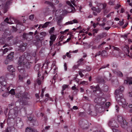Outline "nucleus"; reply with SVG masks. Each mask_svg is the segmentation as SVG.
<instances>
[{
    "label": "nucleus",
    "instance_id": "1",
    "mask_svg": "<svg viewBox=\"0 0 132 132\" xmlns=\"http://www.w3.org/2000/svg\"><path fill=\"white\" fill-rule=\"evenodd\" d=\"M28 61L25 57L22 56L20 58L19 60L18 61V63L19 66L18 67V68L19 70L20 68V66H23L25 65L29 69L31 66L30 63L28 62Z\"/></svg>",
    "mask_w": 132,
    "mask_h": 132
},
{
    "label": "nucleus",
    "instance_id": "2",
    "mask_svg": "<svg viewBox=\"0 0 132 132\" xmlns=\"http://www.w3.org/2000/svg\"><path fill=\"white\" fill-rule=\"evenodd\" d=\"M124 88L123 86H120L119 87L118 89L116 90L115 92V98L118 100H119V96L122 97V93L123 91L124 90Z\"/></svg>",
    "mask_w": 132,
    "mask_h": 132
},
{
    "label": "nucleus",
    "instance_id": "3",
    "mask_svg": "<svg viewBox=\"0 0 132 132\" xmlns=\"http://www.w3.org/2000/svg\"><path fill=\"white\" fill-rule=\"evenodd\" d=\"M119 97L120 98L119 100H118L117 99H116V100L119 102L120 104L127 105V103L125 99L123 98L122 95V97H120L119 96Z\"/></svg>",
    "mask_w": 132,
    "mask_h": 132
},
{
    "label": "nucleus",
    "instance_id": "4",
    "mask_svg": "<svg viewBox=\"0 0 132 132\" xmlns=\"http://www.w3.org/2000/svg\"><path fill=\"white\" fill-rule=\"evenodd\" d=\"M108 125L109 126L112 127H118V124L113 119H111L109 121Z\"/></svg>",
    "mask_w": 132,
    "mask_h": 132
},
{
    "label": "nucleus",
    "instance_id": "5",
    "mask_svg": "<svg viewBox=\"0 0 132 132\" xmlns=\"http://www.w3.org/2000/svg\"><path fill=\"white\" fill-rule=\"evenodd\" d=\"M4 21L8 23L11 24L14 23L15 20L14 18H13L11 17L9 19L8 18H7L5 19Z\"/></svg>",
    "mask_w": 132,
    "mask_h": 132
},
{
    "label": "nucleus",
    "instance_id": "6",
    "mask_svg": "<svg viewBox=\"0 0 132 132\" xmlns=\"http://www.w3.org/2000/svg\"><path fill=\"white\" fill-rule=\"evenodd\" d=\"M2 91L5 92V93L2 95V96L4 97H7L8 96V92L9 90L8 88H6L5 86H3L2 87Z\"/></svg>",
    "mask_w": 132,
    "mask_h": 132
},
{
    "label": "nucleus",
    "instance_id": "7",
    "mask_svg": "<svg viewBox=\"0 0 132 132\" xmlns=\"http://www.w3.org/2000/svg\"><path fill=\"white\" fill-rule=\"evenodd\" d=\"M50 9L48 7H46L43 10V13L45 16H46L49 14Z\"/></svg>",
    "mask_w": 132,
    "mask_h": 132
},
{
    "label": "nucleus",
    "instance_id": "8",
    "mask_svg": "<svg viewBox=\"0 0 132 132\" xmlns=\"http://www.w3.org/2000/svg\"><path fill=\"white\" fill-rule=\"evenodd\" d=\"M25 132H38L36 129L27 127L26 129Z\"/></svg>",
    "mask_w": 132,
    "mask_h": 132
},
{
    "label": "nucleus",
    "instance_id": "9",
    "mask_svg": "<svg viewBox=\"0 0 132 132\" xmlns=\"http://www.w3.org/2000/svg\"><path fill=\"white\" fill-rule=\"evenodd\" d=\"M124 83L129 85H132V78H128L127 80H124Z\"/></svg>",
    "mask_w": 132,
    "mask_h": 132
},
{
    "label": "nucleus",
    "instance_id": "10",
    "mask_svg": "<svg viewBox=\"0 0 132 132\" xmlns=\"http://www.w3.org/2000/svg\"><path fill=\"white\" fill-rule=\"evenodd\" d=\"M117 119L118 121L120 123L125 120L124 118L122 116L120 115L117 116Z\"/></svg>",
    "mask_w": 132,
    "mask_h": 132
},
{
    "label": "nucleus",
    "instance_id": "11",
    "mask_svg": "<svg viewBox=\"0 0 132 132\" xmlns=\"http://www.w3.org/2000/svg\"><path fill=\"white\" fill-rule=\"evenodd\" d=\"M120 124L121 127L125 128L127 127L128 123L125 120H124Z\"/></svg>",
    "mask_w": 132,
    "mask_h": 132
},
{
    "label": "nucleus",
    "instance_id": "12",
    "mask_svg": "<svg viewBox=\"0 0 132 132\" xmlns=\"http://www.w3.org/2000/svg\"><path fill=\"white\" fill-rule=\"evenodd\" d=\"M106 36V34L105 32H103L100 35H98L97 36V38L98 39H100L105 37Z\"/></svg>",
    "mask_w": 132,
    "mask_h": 132
},
{
    "label": "nucleus",
    "instance_id": "13",
    "mask_svg": "<svg viewBox=\"0 0 132 132\" xmlns=\"http://www.w3.org/2000/svg\"><path fill=\"white\" fill-rule=\"evenodd\" d=\"M90 88L93 90V92H95L97 90H99L100 89V88L98 85H97L95 86H91L90 87Z\"/></svg>",
    "mask_w": 132,
    "mask_h": 132
},
{
    "label": "nucleus",
    "instance_id": "14",
    "mask_svg": "<svg viewBox=\"0 0 132 132\" xmlns=\"http://www.w3.org/2000/svg\"><path fill=\"white\" fill-rule=\"evenodd\" d=\"M27 44L26 43H22L19 46V47L22 50L25 49L26 47L27 46Z\"/></svg>",
    "mask_w": 132,
    "mask_h": 132
},
{
    "label": "nucleus",
    "instance_id": "15",
    "mask_svg": "<svg viewBox=\"0 0 132 132\" xmlns=\"http://www.w3.org/2000/svg\"><path fill=\"white\" fill-rule=\"evenodd\" d=\"M13 52H11V53L9 54L7 56V60L6 61H8L9 60H11L13 57Z\"/></svg>",
    "mask_w": 132,
    "mask_h": 132
},
{
    "label": "nucleus",
    "instance_id": "16",
    "mask_svg": "<svg viewBox=\"0 0 132 132\" xmlns=\"http://www.w3.org/2000/svg\"><path fill=\"white\" fill-rule=\"evenodd\" d=\"M23 37L24 39H30L32 37V36L29 35L28 34H24L23 35Z\"/></svg>",
    "mask_w": 132,
    "mask_h": 132
},
{
    "label": "nucleus",
    "instance_id": "17",
    "mask_svg": "<svg viewBox=\"0 0 132 132\" xmlns=\"http://www.w3.org/2000/svg\"><path fill=\"white\" fill-rule=\"evenodd\" d=\"M7 68L10 72H13L15 71V69L12 65L9 66Z\"/></svg>",
    "mask_w": 132,
    "mask_h": 132
},
{
    "label": "nucleus",
    "instance_id": "18",
    "mask_svg": "<svg viewBox=\"0 0 132 132\" xmlns=\"http://www.w3.org/2000/svg\"><path fill=\"white\" fill-rule=\"evenodd\" d=\"M9 48H7L4 49V50L3 51L2 50H0V55L2 56V55L3 54L5 53H6L9 50Z\"/></svg>",
    "mask_w": 132,
    "mask_h": 132
},
{
    "label": "nucleus",
    "instance_id": "19",
    "mask_svg": "<svg viewBox=\"0 0 132 132\" xmlns=\"http://www.w3.org/2000/svg\"><path fill=\"white\" fill-rule=\"evenodd\" d=\"M0 82L2 85H4L3 84L4 82L6 83L4 77H1L0 78Z\"/></svg>",
    "mask_w": 132,
    "mask_h": 132
},
{
    "label": "nucleus",
    "instance_id": "20",
    "mask_svg": "<svg viewBox=\"0 0 132 132\" xmlns=\"http://www.w3.org/2000/svg\"><path fill=\"white\" fill-rule=\"evenodd\" d=\"M56 38V36L55 35H53L51 36L50 39L51 40L54 41Z\"/></svg>",
    "mask_w": 132,
    "mask_h": 132
},
{
    "label": "nucleus",
    "instance_id": "21",
    "mask_svg": "<svg viewBox=\"0 0 132 132\" xmlns=\"http://www.w3.org/2000/svg\"><path fill=\"white\" fill-rule=\"evenodd\" d=\"M67 4L70 6L71 7L72 10H73V9L75 10V9L74 8V7L70 3V2L69 1H67Z\"/></svg>",
    "mask_w": 132,
    "mask_h": 132
},
{
    "label": "nucleus",
    "instance_id": "22",
    "mask_svg": "<svg viewBox=\"0 0 132 132\" xmlns=\"http://www.w3.org/2000/svg\"><path fill=\"white\" fill-rule=\"evenodd\" d=\"M101 54L102 56H106L107 55L106 51L105 50L103 51L102 52Z\"/></svg>",
    "mask_w": 132,
    "mask_h": 132
},
{
    "label": "nucleus",
    "instance_id": "23",
    "mask_svg": "<svg viewBox=\"0 0 132 132\" xmlns=\"http://www.w3.org/2000/svg\"><path fill=\"white\" fill-rule=\"evenodd\" d=\"M50 22H47L45 23L42 26V28H44L47 27L48 25L50 23Z\"/></svg>",
    "mask_w": 132,
    "mask_h": 132
},
{
    "label": "nucleus",
    "instance_id": "24",
    "mask_svg": "<svg viewBox=\"0 0 132 132\" xmlns=\"http://www.w3.org/2000/svg\"><path fill=\"white\" fill-rule=\"evenodd\" d=\"M39 66L38 65H36L34 67V69L36 71H38L39 70Z\"/></svg>",
    "mask_w": 132,
    "mask_h": 132
},
{
    "label": "nucleus",
    "instance_id": "25",
    "mask_svg": "<svg viewBox=\"0 0 132 132\" xmlns=\"http://www.w3.org/2000/svg\"><path fill=\"white\" fill-rule=\"evenodd\" d=\"M12 1L11 0H9L7 1L6 2V6H7L12 3Z\"/></svg>",
    "mask_w": 132,
    "mask_h": 132
},
{
    "label": "nucleus",
    "instance_id": "26",
    "mask_svg": "<svg viewBox=\"0 0 132 132\" xmlns=\"http://www.w3.org/2000/svg\"><path fill=\"white\" fill-rule=\"evenodd\" d=\"M68 86V85H64L62 86V89L63 90H64L65 89L67 88Z\"/></svg>",
    "mask_w": 132,
    "mask_h": 132
},
{
    "label": "nucleus",
    "instance_id": "27",
    "mask_svg": "<svg viewBox=\"0 0 132 132\" xmlns=\"http://www.w3.org/2000/svg\"><path fill=\"white\" fill-rule=\"evenodd\" d=\"M10 93L12 95H14L15 94V92L13 89H12L10 91Z\"/></svg>",
    "mask_w": 132,
    "mask_h": 132
},
{
    "label": "nucleus",
    "instance_id": "28",
    "mask_svg": "<svg viewBox=\"0 0 132 132\" xmlns=\"http://www.w3.org/2000/svg\"><path fill=\"white\" fill-rule=\"evenodd\" d=\"M122 21H119V23H118V24L120 26H122L124 23V22L123 21V19H122Z\"/></svg>",
    "mask_w": 132,
    "mask_h": 132
},
{
    "label": "nucleus",
    "instance_id": "29",
    "mask_svg": "<svg viewBox=\"0 0 132 132\" xmlns=\"http://www.w3.org/2000/svg\"><path fill=\"white\" fill-rule=\"evenodd\" d=\"M61 21L60 19L57 22V24L60 26H61Z\"/></svg>",
    "mask_w": 132,
    "mask_h": 132
},
{
    "label": "nucleus",
    "instance_id": "30",
    "mask_svg": "<svg viewBox=\"0 0 132 132\" xmlns=\"http://www.w3.org/2000/svg\"><path fill=\"white\" fill-rule=\"evenodd\" d=\"M40 35L42 36H45L46 35V33L45 32H43L40 33Z\"/></svg>",
    "mask_w": 132,
    "mask_h": 132
},
{
    "label": "nucleus",
    "instance_id": "31",
    "mask_svg": "<svg viewBox=\"0 0 132 132\" xmlns=\"http://www.w3.org/2000/svg\"><path fill=\"white\" fill-rule=\"evenodd\" d=\"M45 3L48 5H52V3L49 1H45Z\"/></svg>",
    "mask_w": 132,
    "mask_h": 132
},
{
    "label": "nucleus",
    "instance_id": "32",
    "mask_svg": "<svg viewBox=\"0 0 132 132\" xmlns=\"http://www.w3.org/2000/svg\"><path fill=\"white\" fill-rule=\"evenodd\" d=\"M37 82L39 85H40L41 84V81L39 78H37Z\"/></svg>",
    "mask_w": 132,
    "mask_h": 132
},
{
    "label": "nucleus",
    "instance_id": "33",
    "mask_svg": "<svg viewBox=\"0 0 132 132\" xmlns=\"http://www.w3.org/2000/svg\"><path fill=\"white\" fill-rule=\"evenodd\" d=\"M80 65L79 64H78L77 65H75L73 67V68L74 69H75L78 68V67Z\"/></svg>",
    "mask_w": 132,
    "mask_h": 132
},
{
    "label": "nucleus",
    "instance_id": "34",
    "mask_svg": "<svg viewBox=\"0 0 132 132\" xmlns=\"http://www.w3.org/2000/svg\"><path fill=\"white\" fill-rule=\"evenodd\" d=\"M73 24L72 21H69L68 22H66L65 24V25H67L69 24Z\"/></svg>",
    "mask_w": 132,
    "mask_h": 132
},
{
    "label": "nucleus",
    "instance_id": "35",
    "mask_svg": "<svg viewBox=\"0 0 132 132\" xmlns=\"http://www.w3.org/2000/svg\"><path fill=\"white\" fill-rule=\"evenodd\" d=\"M84 60L83 59L81 58L78 61V64H80V63H81V62L83 61Z\"/></svg>",
    "mask_w": 132,
    "mask_h": 132
},
{
    "label": "nucleus",
    "instance_id": "36",
    "mask_svg": "<svg viewBox=\"0 0 132 132\" xmlns=\"http://www.w3.org/2000/svg\"><path fill=\"white\" fill-rule=\"evenodd\" d=\"M114 13V12H112L110 13L109 14H108L107 15L106 17L108 18H109V17H110V16H111V14H113Z\"/></svg>",
    "mask_w": 132,
    "mask_h": 132
},
{
    "label": "nucleus",
    "instance_id": "37",
    "mask_svg": "<svg viewBox=\"0 0 132 132\" xmlns=\"http://www.w3.org/2000/svg\"><path fill=\"white\" fill-rule=\"evenodd\" d=\"M70 53H69V52H67L66 53V56L67 57L69 58H70L71 57V55L69 54Z\"/></svg>",
    "mask_w": 132,
    "mask_h": 132
},
{
    "label": "nucleus",
    "instance_id": "38",
    "mask_svg": "<svg viewBox=\"0 0 132 132\" xmlns=\"http://www.w3.org/2000/svg\"><path fill=\"white\" fill-rule=\"evenodd\" d=\"M64 67L65 71H66L67 70V65L66 63H65L64 64Z\"/></svg>",
    "mask_w": 132,
    "mask_h": 132
},
{
    "label": "nucleus",
    "instance_id": "39",
    "mask_svg": "<svg viewBox=\"0 0 132 132\" xmlns=\"http://www.w3.org/2000/svg\"><path fill=\"white\" fill-rule=\"evenodd\" d=\"M71 21H72L73 24L74 23H78V21L76 19H74Z\"/></svg>",
    "mask_w": 132,
    "mask_h": 132
},
{
    "label": "nucleus",
    "instance_id": "40",
    "mask_svg": "<svg viewBox=\"0 0 132 132\" xmlns=\"http://www.w3.org/2000/svg\"><path fill=\"white\" fill-rule=\"evenodd\" d=\"M118 75L119 77H122L123 76L122 73L120 71H119L118 72Z\"/></svg>",
    "mask_w": 132,
    "mask_h": 132
},
{
    "label": "nucleus",
    "instance_id": "41",
    "mask_svg": "<svg viewBox=\"0 0 132 132\" xmlns=\"http://www.w3.org/2000/svg\"><path fill=\"white\" fill-rule=\"evenodd\" d=\"M109 65V64H108L106 66L104 65L102 66V67L100 68L99 69V70L101 69H104L106 67H108V66Z\"/></svg>",
    "mask_w": 132,
    "mask_h": 132
},
{
    "label": "nucleus",
    "instance_id": "42",
    "mask_svg": "<svg viewBox=\"0 0 132 132\" xmlns=\"http://www.w3.org/2000/svg\"><path fill=\"white\" fill-rule=\"evenodd\" d=\"M101 54V52L100 51L98 52H97L95 55V57H96L97 56L100 55Z\"/></svg>",
    "mask_w": 132,
    "mask_h": 132
},
{
    "label": "nucleus",
    "instance_id": "43",
    "mask_svg": "<svg viewBox=\"0 0 132 132\" xmlns=\"http://www.w3.org/2000/svg\"><path fill=\"white\" fill-rule=\"evenodd\" d=\"M101 9L99 8H98L97 9H96L95 11L97 13H99L101 12Z\"/></svg>",
    "mask_w": 132,
    "mask_h": 132
},
{
    "label": "nucleus",
    "instance_id": "44",
    "mask_svg": "<svg viewBox=\"0 0 132 132\" xmlns=\"http://www.w3.org/2000/svg\"><path fill=\"white\" fill-rule=\"evenodd\" d=\"M86 69L87 71H89L91 69V68L90 67L87 66L86 67Z\"/></svg>",
    "mask_w": 132,
    "mask_h": 132
},
{
    "label": "nucleus",
    "instance_id": "45",
    "mask_svg": "<svg viewBox=\"0 0 132 132\" xmlns=\"http://www.w3.org/2000/svg\"><path fill=\"white\" fill-rule=\"evenodd\" d=\"M98 31V29H94L93 30V32L94 34V33H97Z\"/></svg>",
    "mask_w": 132,
    "mask_h": 132
},
{
    "label": "nucleus",
    "instance_id": "46",
    "mask_svg": "<svg viewBox=\"0 0 132 132\" xmlns=\"http://www.w3.org/2000/svg\"><path fill=\"white\" fill-rule=\"evenodd\" d=\"M110 103L109 102H107L105 104V105L106 106V108L108 107L110 105Z\"/></svg>",
    "mask_w": 132,
    "mask_h": 132
},
{
    "label": "nucleus",
    "instance_id": "47",
    "mask_svg": "<svg viewBox=\"0 0 132 132\" xmlns=\"http://www.w3.org/2000/svg\"><path fill=\"white\" fill-rule=\"evenodd\" d=\"M114 1L113 0L112 1H110L109 2V4L110 5H112L114 4Z\"/></svg>",
    "mask_w": 132,
    "mask_h": 132
},
{
    "label": "nucleus",
    "instance_id": "48",
    "mask_svg": "<svg viewBox=\"0 0 132 132\" xmlns=\"http://www.w3.org/2000/svg\"><path fill=\"white\" fill-rule=\"evenodd\" d=\"M115 108L116 110L117 111V112H118L119 110V109L118 106L117 105H116L115 107Z\"/></svg>",
    "mask_w": 132,
    "mask_h": 132
},
{
    "label": "nucleus",
    "instance_id": "49",
    "mask_svg": "<svg viewBox=\"0 0 132 132\" xmlns=\"http://www.w3.org/2000/svg\"><path fill=\"white\" fill-rule=\"evenodd\" d=\"M106 43V42H103L102 43V44H100L99 45H98V48H100L101 47V46L103 45H104Z\"/></svg>",
    "mask_w": 132,
    "mask_h": 132
},
{
    "label": "nucleus",
    "instance_id": "50",
    "mask_svg": "<svg viewBox=\"0 0 132 132\" xmlns=\"http://www.w3.org/2000/svg\"><path fill=\"white\" fill-rule=\"evenodd\" d=\"M78 109V108L77 106H74L73 107L72 109H71V110H77Z\"/></svg>",
    "mask_w": 132,
    "mask_h": 132
},
{
    "label": "nucleus",
    "instance_id": "51",
    "mask_svg": "<svg viewBox=\"0 0 132 132\" xmlns=\"http://www.w3.org/2000/svg\"><path fill=\"white\" fill-rule=\"evenodd\" d=\"M34 18V15H31L29 16V18L30 20H32Z\"/></svg>",
    "mask_w": 132,
    "mask_h": 132
},
{
    "label": "nucleus",
    "instance_id": "52",
    "mask_svg": "<svg viewBox=\"0 0 132 132\" xmlns=\"http://www.w3.org/2000/svg\"><path fill=\"white\" fill-rule=\"evenodd\" d=\"M99 23H93V26L94 27V28H95L96 27L97 25H98L99 24Z\"/></svg>",
    "mask_w": 132,
    "mask_h": 132
},
{
    "label": "nucleus",
    "instance_id": "53",
    "mask_svg": "<svg viewBox=\"0 0 132 132\" xmlns=\"http://www.w3.org/2000/svg\"><path fill=\"white\" fill-rule=\"evenodd\" d=\"M54 30V27H53L50 30V33H52V32Z\"/></svg>",
    "mask_w": 132,
    "mask_h": 132
},
{
    "label": "nucleus",
    "instance_id": "54",
    "mask_svg": "<svg viewBox=\"0 0 132 132\" xmlns=\"http://www.w3.org/2000/svg\"><path fill=\"white\" fill-rule=\"evenodd\" d=\"M54 41H53L52 40H51L50 41V46H51L53 44V42H54Z\"/></svg>",
    "mask_w": 132,
    "mask_h": 132
},
{
    "label": "nucleus",
    "instance_id": "55",
    "mask_svg": "<svg viewBox=\"0 0 132 132\" xmlns=\"http://www.w3.org/2000/svg\"><path fill=\"white\" fill-rule=\"evenodd\" d=\"M76 85L75 84L74 85V86H73L71 87V89L72 90H75L76 89Z\"/></svg>",
    "mask_w": 132,
    "mask_h": 132
},
{
    "label": "nucleus",
    "instance_id": "56",
    "mask_svg": "<svg viewBox=\"0 0 132 132\" xmlns=\"http://www.w3.org/2000/svg\"><path fill=\"white\" fill-rule=\"evenodd\" d=\"M79 75L81 77H82L84 76V75H83L82 73V72H80V71H79Z\"/></svg>",
    "mask_w": 132,
    "mask_h": 132
},
{
    "label": "nucleus",
    "instance_id": "57",
    "mask_svg": "<svg viewBox=\"0 0 132 132\" xmlns=\"http://www.w3.org/2000/svg\"><path fill=\"white\" fill-rule=\"evenodd\" d=\"M104 100L105 101H106L105 100V99L104 98H102V100L103 101V102H101L100 103H101V104L102 105L103 104H104Z\"/></svg>",
    "mask_w": 132,
    "mask_h": 132
},
{
    "label": "nucleus",
    "instance_id": "58",
    "mask_svg": "<svg viewBox=\"0 0 132 132\" xmlns=\"http://www.w3.org/2000/svg\"><path fill=\"white\" fill-rule=\"evenodd\" d=\"M102 5L103 6V9H104L106 6V4L105 3L103 4Z\"/></svg>",
    "mask_w": 132,
    "mask_h": 132
},
{
    "label": "nucleus",
    "instance_id": "59",
    "mask_svg": "<svg viewBox=\"0 0 132 132\" xmlns=\"http://www.w3.org/2000/svg\"><path fill=\"white\" fill-rule=\"evenodd\" d=\"M36 55V53L35 52H34L32 54V56L34 57H35Z\"/></svg>",
    "mask_w": 132,
    "mask_h": 132
},
{
    "label": "nucleus",
    "instance_id": "60",
    "mask_svg": "<svg viewBox=\"0 0 132 132\" xmlns=\"http://www.w3.org/2000/svg\"><path fill=\"white\" fill-rule=\"evenodd\" d=\"M78 52V50H76L73 51L72 52H71V51H69V53H76Z\"/></svg>",
    "mask_w": 132,
    "mask_h": 132
},
{
    "label": "nucleus",
    "instance_id": "61",
    "mask_svg": "<svg viewBox=\"0 0 132 132\" xmlns=\"http://www.w3.org/2000/svg\"><path fill=\"white\" fill-rule=\"evenodd\" d=\"M113 48L114 50H117V51H118L119 49V48L117 47H114V46H113Z\"/></svg>",
    "mask_w": 132,
    "mask_h": 132
},
{
    "label": "nucleus",
    "instance_id": "62",
    "mask_svg": "<svg viewBox=\"0 0 132 132\" xmlns=\"http://www.w3.org/2000/svg\"><path fill=\"white\" fill-rule=\"evenodd\" d=\"M50 128V126H46L45 128V130H48V129Z\"/></svg>",
    "mask_w": 132,
    "mask_h": 132
},
{
    "label": "nucleus",
    "instance_id": "63",
    "mask_svg": "<svg viewBox=\"0 0 132 132\" xmlns=\"http://www.w3.org/2000/svg\"><path fill=\"white\" fill-rule=\"evenodd\" d=\"M113 132H118L119 130L115 129H113Z\"/></svg>",
    "mask_w": 132,
    "mask_h": 132
},
{
    "label": "nucleus",
    "instance_id": "64",
    "mask_svg": "<svg viewBox=\"0 0 132 132\" xmlns=\"http://www.w3.org/2000/svg\"><path fill=\"white\" fill-rule=\"evenodd\" d=\"M19 80H20L21 81H22L23 78L22 76L21 75H19Z\"/></svg>",
    "mask_w": 132,
    "mask_h": 132
}]
</instances>
